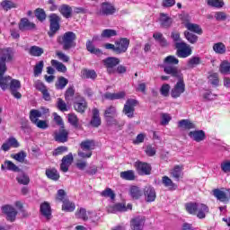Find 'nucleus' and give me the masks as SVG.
Instances as JSON below:
<instances>
[{"label":"nucleus","instance_id":"nucleus-1","mask_svg":"<svg viewBox=\"0 0 230 230\" xmlns=\"http://www.w3.org/2000/svg\"><path fill=\"white\" fill-rule=\"evenodd\" d=\"M13 49L6 48L0 49V87L2 91H6L10 87L12 77L10 75L4 76L7 71L6 62L13 60Z\"/></svg>","mask_w":230,"mask_h":230},{"label":"nucleus","instance_id":"nucleus-2","mask_svg":"<svg viewBox=\"0 0 230 230\" xmlns=\"http://www.w3.org/2000/svg\"><path fill=\"white\" fill-rule=\"evenodd\" d=\"M185 209L190 215H196L199 219L206 218L209 213V207L204 203L189 202L185 204Z\"/></svg>","mask_w":230,"mask_h":230},{"label":"nucleus","instance_id":"nucleus-3","mask_svg":"<svg viewBox=\"0 0 230 230\" xmlns=\"http://www.w3.org/2000/svg\"><path fill=\"white\" fill-rule=\"evenodd\" d=\"M49 112V109L41 108L40 111L39 110H31L30 111V119L33 125H36L38 128H41L42 130H46V128H49V123L48 120H41L39 118H42L44 114H48Z\"/></svg>","mask_w":230,"mask_h":230},{"label":"nucleus","instance_id":"nucleus-4","mask_svg":"<svg viewBox=\"0 0 230 230\" xmlns=\"http://www.w3.org/2000/svg\"><path fill=\"white\" fill-rule=\"evenodd\" d=\"M96 148L94 140L86 139L81 142L77 154L82 159H89L93 155V150Z\"/></svg>","mask_w":230,"mask_h":230},{"label":"nucleus","instance_id":"nucleus-5","mask_svg":"<svg viewBox=\"0 0 230 230\" xmlns=\"http://www.w3.org/2000/svg\"><path fill=\"white\" fill-rule=\"evenodd\" d=\"M76 34L73 31H67L64 35L59 36L58 38V42L61 46H63V49L67 51V49H71V48H75L76 46Z\"/></svg>","mask_w":230,"mask_h":230},{"label":"nucleus","instance_id":"nucleus-6","mask_svg":"<svg viewBox=\"0 0 230 230\" xmlns=\"http://www.w3.org/2000/svg\"><path fill=\"white\" fill-rule=\"evenodd\" d=\"M175 48L177 49V56L180 58H188L191 55V47L184 41L176 42Z\"/></svg>","mask_w":230,"mask_h":230},{"label":"nucleus","instance_id":"nucleus-7","mask_svg":"<svg viewBox=\"0 0 230 230\" xmlns=\"http://www.w3.org/2000/svg\"><path fill=\"white\" fill-rule=\"evenodd\" d=\"M102 64L109 75H114L116 73V66L119 64V58L114 57L106 58L102 60Z\"/></svg>","mask_w":230,"mask_h":230},{"label":"nucleus","instance_id":"nucleus-8","mask_svg":"<svg viewBox=\"0 0 230 230\" xmlns=\"http://www.w3.org/2000/svg\"><path fill=\"white\" fill-rule=\"evenodd\" d=\"M137 100L128 99L124 104L122 112L128 118H134V112L136 111V107H137Z\"/></svg>","mask_w":230,"mask_h":230},{"label":"nucleus","instance_id":"nucleus-9","mask_svg":"<svg viewBox=\"0 0 230 230\" xmlns=\"http://www.w3.org/2000/svg\"><path fill=\"white\" fill-rule=\"evenodd\" d=\"M50 23V31H49V36L53 37L60 30V16L52 13L49 16Z\"/></svg>","mask_w":230,"mask_h":230},{"label":"nucleus","instance_id":"nucleus-10","mask_svg":"<svg viewBox=\"0 0 230 230\" xmlns=\"http://www.w3.org/2000/svg\"><path fill=\"white\" fill-rule=\"evenodd\" d=\"M164 71L166 75H171V76L177 80H182V78H184L182 71L173 65H164Z\"/></svg>","mask_w":230,"mask_h":230},{"label":"nucleus","instance_id":"nucleus-11","mask_svg":"<svg viewBox=\"0 0 230 230\" xmlns=\"http://www.w3.org/2000/svg\"><path fill=\"white\" fill-rule=\"evenodd\" d=\"M130 45V40L127 38H121L115 41V50L117 55H121V53H127L128 46Z\"/></svg>","mask_w":230,"mask_h":230},{"label":"nucleus","instance_id":"nucleus-12","mask_svg":"<svg viewBox=\"0 0 230 230\" xmlns=\"http://www.w3.org/2000/svg\"><path fill=\"white\" fill-rule=\"evenodd\" d=\"M186 91V84H184V78L178 79V82L172 88L171 92V96L172 98H179L182 93Z\"/></svg>","mask_w":230,"mask_h":230},{"label":"nucleus","instance_id":"nucleus-13","mask_svg":"<svg viewBox=\"0 0 230 230\" xmlns=\"http://www.w3.org/2000/svg\"><path fill=\"white\" fill-rule=\"evenodd\" d=\"M213 195L220 202H229L230 189H226V190H219V189H215L213 190Z\"/></svg>","mask_w":230,"mask_h":230},{"label":"nucleus","instance_id":"nucleus-14","mask_svg":"<svg viewBox=\"0 0 230 230\" xmlns=\"http://www.w3.org/2000/svg\"><path fill=\"white\" fill-rule=\"evenodd\" d=\"M2 212L6 215V220H8V222H15V218H17V210L15 208L5 205L2 207Z\"/></svg>","mask_w":230,"mask_h":230},{"label":"nucleus","instance_id":"nucleus-15","mask_svg":"<svg viewBox=\"0 0 230 230\" xmlns=\"http://www.w3.org/2000/svg\"><path fill=\"white\" fill-rule=\"evenodd\" d=\"M74 109L76 112L80 114H84L85 111H87V102L82 96L75 97V101L74 102Z\"/></svg>","mask_w":230,"mask_h":230},{"label":"nucleus","instance_id":"nucleus-16","mask_svg":"<svg viewBox=\"0 0 230 230\" xmlns=\"http://www.w3.org/2000/svg\"><path fill=\"white\" fill-rule=\"evenodd\" d=\"M8 89H10L11 94H13V96H14V98H17V100H19L22 97L21 93L18 92L19 89H21V81H19L17 79L11 78V83L9 84Z\"/></svg>","mask_w":230,"mask_h":230},{"label":"nucleus","instance_id":"nucleus-17","mask_svg":"<svg viewBox=\"0 0 230 230\" xmlns=\"http://www.w3.org/2000/svg\"><path fill=\"white\" fill-rule=\"evenodd\" d=\"M116 13V7L109 2H104L101 4L99 15H113Z\"/></svg>","mask_w":230,"mask_h":230},{"label":"nucleus","instance_id":"nucleus-18","mask_svg":"<svg viewBox=\"0 0 230 230\" xmlns=\"http://www.w3.org/2000/svg\"><path fill=\"white\" fill-rule=\"evenodd\" d=\"M135 167L137 168V172L141 175H150V172H152V166L147 163L136 162Z\"/></svg>","mask_w":230,"mask_h":230},{"label":"nucleus","instance_id":"nucleus-19","mask_svg":"<svg viewBox=\"0 0 230 230\" xmlns=\"http://www.w3.org/2000/svg\"><path fill=\"white\" fill-rule=\"evenodd\" d=\"M144 195L146 197V202H154L157 197L155 194V189L150 185L145 187Z\"/></svg>","mask_w":230,"mask_h":230},{"label":"nucleus","instance_id":"nucleus-20","mask_svg":"<svg viewBox=\"0 0 230 230\" xmlns=\"http://www.w3.org/2000/svg\"><path fill=\"white\" fill-rule=\"evenodd\" d=\"M130 225L132 230H143V227L145 226V217L138 216L134 217L131 220Z\"/></svg>","mask_w":230,"mask_h":230},{"label":"nucleus","instance_id":"nucleus-21","mask_svg":"<svg viewBox=\"0 0 230 230\" xmlns=\"http://www.w3.org/2000/svg\"><path fill=\"white\" fill-rule=\"evenodd\" d=\"M189 137L196 143H200V141H204L206 139V132L204 130H194L189 132Z\"/></svg>","mask_w":230,"mask_h":230},{"label":"nucleus","instance_id":"nucleus-22","mask_svg":"<svg viewBox=\"0 0 230 230\" xmlns=\"http://www.w3.org/2000/svg\"><path fill=\"white\" fill-rule=\"evenodd\" d=\"M55 139L58 143H66L67 142V137L69 136V132L62 127L58 132H55Z\"/></svg>","mask_w":230,"mask_h":230},{"label":"nucleus","instance_id":"nucleus-23","mask_svg":"<svg viewBox=\"0 0 230 230\" xmlns=\"http://www.w3.org/2000/svg\"><path fill=\"white\" fill-rule=\"evenodd\" d=\"M108 213H123L127 211V205L125 202L122 203H117L113 206H109L107 208Z\"/></svg>","mask_w":230,"mask_h":230},{"label":"nucleus","instance_id":"nucleus-24","mask_svg":"<svg viewBox=\"0 0 230 230\" xmlns=\"http://www.w3.org/2000/svg\"><path fill=\"white\" fill-rule=\"evenodd\" d=\"M35 23L30 22L28 18H22L19 23V30L21 31H26V30H35Z\"/></svg>","mask_w":230,"mask_h":230},{"label":"nucleus","instance_id":"nucleus-25","mask_svg":"<svg viewBox=\"0 0 230 230\" xmlns=\"http://www.w3.org/2000/svg\"><path fill=\"white\" fill-rule=\"evenodd\" d=\"M1 170H8L9 172H19L21 169L13 162L10 160H5L1 165Z\"/></svg>","mask_w":230,"mask_h":230},{"label":"nucleus","instance_id":"nucleus-26","mask_svg":"<svg viewBox=\"0 0 230 230\" xmlns=\"http://www.w3.org/2000/svg\"><path fill=\"white\" fill-rule=\"evenodd\" d=\"M40 213L47 220L51 218V206H49V203L45 201L40 205Z\"/></svg>","mask_w":230,"mask_h":230},{"label":"nucleus","instance_id":"nucleus-27","mask_svg":"<svg viewBox=\"0 0 230 230\" xmlns=\"http://www.w3.org/2000/svg\"><path fill=\"white\" fill-rule=\"evenodd\" d=\"M173 23V20L168 16V14L161 13L160 14V24L162 28H170Z\"/></svg>","mask_w":230,"mask_h":230},{"label":"nucleus","instance_id":"nucleus-28","mask_svg":"<svg viewBox=\"0 0 230 230\" xmlns=\"http://www.w3.org/2000/svg\"><path fill=\"white\" fill-rule=\"evenodd\" d=\"M162 184H164L165 188H168L170 191H175V190H177V184L173 183V181L168 176L162 178Z\"/></svg>","mask_w":230,"mask_h":230},{"label":"nucleus","instance_id":"nucleus-29","mask_svg":"<svg viewBox=\"0 0 230 230\" xmlns=\"http://www.w3.org/2000/svg\"><path fill=\"white\" fill-rule=\"evenodd\" d=\"M129 195L134 200H137L143 197V190L137 186H131L129 189Z\"/></svg>","mask_w":230,"mask_h":230},{"label":"nucleus","instance_id":"nucleus-30","mask_svg":"<svg viewBox=\"0 0 230 230\" xmlns=\"http://www.w3.org/2000/svg\"><path fill=\"white\" fill-rule=\"evenodd\" d=\"M81 76L82 78L84 79H91V80H96V78L98 77V74H96V71L94 70H89L87 68H84L81 71Z\"/></svg>","mask_w":230,"mask_h":230},{"label":"nucleus","instance_id":"nucleus-31","mask_svg":"<svg viewBox=\"0 0 230 230\" xmlns=\"http://www.w3.org/2000/svg\"><path fill=\"white\" fill-rule=\"evenodd\" d=\"M91 125L93 127H99L102 125V119L100 118V111L98 109L94 108L93 110V118L91 120Z\"/></svg>","mask_w":230,"mask_h":230},{"label":"nucleus","instance_id":"nucleus-32","mask_svg":"<svg viewBox=\"0 0 230 230\" xmlns=\"http://www.w3.org/2000/svg\"><path fill=\"white\" fill-rule=\"evenodd\" d=\"M86 49L87 51L92 53V55H97V57L103 55V52H102V49H96V47H94V44H93V41L91 40L86 41Z\"/></svg>","mask_w":230,"mask_h":230},{"label":"nucleus","instance_id":"nucleus-33","mask_svg":"<svg viewBox=\"0 0 230 230\" xmlns=\"http://www.w3.org/2000/svg\"><path fill=\"white\" fill-rule=\"evenodd\" d=\"M185 28L189 30V31H192L193 33H197V35H202V28L200 25L197 23L187 22L185 23Z\"/></svg>","mask_w":230,"mask_h":230},{"label":"nucleus","instance_id":"nucleus-34","mask_svg":"<svg viewBox=\"0 0 230 230\" xmlns=\"http://www.w3.org/2000/svg\"><path fill=\"white\" fill-rule=\"evenodd\" d=\"M179 128H185L186 130H191V128H196L193 122L189 119H181L178 122Z\"/></svg>","mask_w":230,"mask_h":230},{"label":"nucleus","instance_id":"nucleus-35","mask_svg":"<svg viewBox=\"0 0 230 230\" xmlns=\"http://www.w3.org/2000/svg\"><path fill=\"white\" fill-rule=\"evenodd\" d=\"M59 12L63 15V17H66V19H69V17H71V14L73 13V9L68 4H63L59 8Z\"/></svg>","mask_w":230,"mask_h":230},{"label":"nucleus","instance_id":"nucleus-36","mask_svg":"<svg viewBox=\"0 0 230 230\" xmlns=\"http://www.w3.org/2000/svg\"><path fill=\"white\" fill-rule=\"evenodd\" d=\"M125 92H119L116 93H107L104 94V98H106L107 100H121L122 98H125Z\"/></svg>","mask_w":230,"mask_h":230},{"label":"nucleus","instance_id":"nucleus-37","mask_svg":"<svg viewBox=\"0 0 230 230\" xmlns=\"http://www.w3.org/2000/svg\"><path fill=\"white\" fill-rule=\"evenodd\" d=\"M118 116V111L116 106H108L104 111V118H116Z\"/></svg>","mask_w":230,"mask_h":230},{"label":"nucleus","instance_id":"nucleus-38","mask_svg":"<svg viewBox=\"0 0 230 230\" xmlns=\"http://www.w3.org/2000/svg\"><path fill=\"white\" fill-rule=\"evenodd\" d=\"M44 54V49L39 46H31L29 49V55L31 57H41Z\"/></svg>","mask_w":230,"mask_h":230},{"label":"nucleus","instance_id":"nucleus-39","mask_svg":"<svg viewBox=\"0 0 230 230\" xmlns=\"http://www.w3.org/2000/svg\"><path fill=\"white\" fill-rule=\"evenodd\" d=\"M75 205L74 202H71L69 199H65L63 200V205H62V210L66 211V213H71L75 211Z\"/></svg>","mask_w":230,"mask_h":230},{"label":"nucleus","instance_id":"nucleus-40","mask_svg":"<svg viewBox=\"0 0 230 230\" xmlns=\"http://www.w3.org/2000/svg\"><path fill=\"white\" fill-rule=\"evenodd\" d=\"M208 82L211 85L215 87L218 86L220 84V79L218 78V73L210 72L208 76Z\"/></svg>","mask_w":230,"mask_h":230},{"label":"nucleus","instance_id":"nucleus-41","mask_svg":"<svg viewBox=\"0 0 230 230\" xmlns=\"http://www.w3.org/2000/svg\"><path fill=\"white\" fill-rule=\"evenodd\" d=\"M120 179H123L124 181H134V179H136V173L133 170L121 172Z\"/></svg>","mask_w":230,"mask_h":230},{"label":"nucleus","instance_id":"nucleus-42","mask_svg":"<svg viewBox=\"0 0 230 230\" xmlns=\"http://www.w3.org/2000/svg\"><path fill=\"white\" fill-rule=\"evenodd\" d=\"M46 175L49 179H51V181H58V179H60V174L57 169H47Z\"/></svg>","mask_w":230,"mask_h":230},{"label":"nucleus","instance_id":"nucleus-43","mask_svg":"<svg viewBox=\"0 0 230 230\" xmlns=\"http://www.w3.org/2000/svg\"><path fill=\"white\" fill-rule=\"evenodd\" d=\"M171 175L176 181H179L182 177V168L179 165L174 166L172 170H171Z\"/></svg>","mask_w":230,"mask_h":230},{"label":"nucleus","instance_id":"nucleus-44","mask_svg":"<svg viewBox=\"0 0 230 230\" xmlns=\"http://www.w3.org/2000/svg\"><path fill=\"white\" fill-rule=\"evenodd\" d=\"M154 39L160 44V46H168V41H166V39L163 36V33L161 32H155L153 34Z\"/></svg>","mask_w":230,"mask_h":230},{"label":"nucleus","instance_id":"nucleus-45","mask_svg":"<svg viewBox=\"0 0 230 230\" xmlns=\"http://www.w3.org/2000/svg\"><path fill=\"white\" fill-rule=\"evenodd\" d=\"M67 84H69V80H67L64 76H60L58 77V82L55 84V86L56 89L62 90L66 88V85H67Z\"/></svg>","mask_w":230,"mask_h":230},{"label":"nucleus","instance_id":"nucleus-46","mask_svg":"<svg viewBox=\"0 0 230 230\" xmlns=\"http://www.w3.org/2000/svg\"><path fill=\"white\" fill-rule=\"evenodd\" d=\"M51 66H53V67H55L57 71H59L60 73H66L67 71V67L58 60L52 59Z\"/></svg>","mask_w":230,"mask_h":230},{"label":"nucleus","instance_id":"nucleus-47","mask_svg":"<svg viewBox=\"0 0 230 230\" xmlns=\"http://www.w3.org/2000/svg\"><path fill=\"white\" fill-rule=\"evenodd\" d=\"M16 181L19 182V184H23V186H27V184H30V177L24 172H21L16 177Z\"/></svg>","mask_w":230,"mask_h":230},{"label":"nucleus","instance_id":"nucleus-48","mask_svg":"<svg viewBox=\"0 0 230 230\" xmlns=\"http://www.w3.org/2000/svg\"><path fill=\"white\" fill-rule=\"evenodd\" d=\"M184 37L190 42V44H197V41L199 40V36L185 31H184Z\"/></svg>","mask_w":230,"mask_h":230},{"label":"nucleus","instance_id":"nucleus-49","mask_svg":"<svg viewBox=\"0 0 230 230\" xmlns=\"http://www.w3.org/2000/svg\"><path fill=\"white\" fill-rule=\"evenodd\" d=\"M101 197H105L106 199H111V200H114L116 199V193L111 188H107L106 190L101 192Z\"/></svg>","mask_w":230,"mask_h":230},{"label":"nucleus","instance_id":"nucleus-50","mask_svg":"<svg viewBox=\"0 0 230 230\" xmlns=\"http://www.w3.org/2000/svg\"><path fill=\"white\" fill-rule=\"evenodd\" d=\"M219 72H220L222 75H229V73H230V62L226 61V60L223 61V62L220 64Z\"/></svg>","mask_w":230,"mask_h":230},{"label":"nucleus","instance_id":"nucleus-51","mask_svg":"<svg viewBox=\"0 0 230 230\" xmlns=\"http://www.w3.org/2000/svg\"><path fill=\"white\" fill-rule=\"evenodd\" d=\"M116 35H118L116 30L105 29L102 31L101 37L103 39H111V37H116Z\"/></svg>","mask_w":230,"mask_h":230},{"label":"nucleus","instance_id":"nucleus-52","mask_svg":"<svg viewBox=\"0 0 230 230\" xmlns=\"http://www.w3.org/2000/svg\"><path fill=\"white\" fill-rule=\"evenodd\" d=\"M213 49L215 53H217L218 55H224V53H226V45L222 42H217L214 44Z\"/></svg>","mask_w":230,"mask_h":230},{"label":"nucleus","instance_id":"nucleus-53","mask_svg":"<svg viewBox=\"0 0 230 230\" xmlns=\"http://www.w3.org/2000/svg\"><path fill=\"white\" fill-rule=\"evenodd\" d=\"M34 13H35V17L40 22H44V21H46L47 15H46V12L44 11V9L38 8L35 10Z\"/></svg>","mask_w":230,"mask_h":230},{"label":"nucleus","instance_id":"nucleus-54","mask_svg":"<svg viewBox=\"0 0 230 230\" xmlns=\"http://www.w3.org/2000/svg\"><path fill=\"white\" fill-rule=\"evenodd\" d=\"M164 66H177L179 59L175 56H168L164 60Z\"/></svg>","mask_w":230,"mask_h":230},{"label":"nucleus","instance_id":"nucleus-55","mask_svg":"<svg viewBox=\"0 0 230 230\" xmlns=\"http://www.w3.org/2000/svg\"><path fill=\"white\" fill-rule=\"evenodd\" d=\"M68 118V122L70 123V125H72L73 127H75V128H78V117L76 116V114L75 113H69L67 115Z\"/></svg>","mask_w":230,"mask_h":230},{"label":"nucleus","instance_id":"nucleus-56","mask_svg":"<svg viewBox=\"0 0 230 230\" xmlns=\"http://www.w3.org/2000/svg\"><path fill=\"white\" fill-rule=\"evenodd\" d=\"M56 105L58 111H61V112H67V111H69V109H67V103H66V102H64V100L61 98L58 99Z\"/></svg>","mask_w":230,"mask_h":230},{"label":"nucleus","instance_id":"nucleus-57","mask_svg":"<svg viewBox=\"0 0 230 230\" xmlns=\"http://www.w3.org/2000/svg\"><path fill=\"white\" fill-rule=\"evenodd\" d=\"M1 6L4 8V10H5L6 12H8V10H12V8H17V5L10 1V0H4L1 3Z\"/></svg>","mask_w":230,"mask_h":230},{"label":"nucleus","instance_id":"nucleus-58","mask_svg":"<svg viewBox=\"0 0 230 230\" xmlns=\"http://www.w3.org/2000/svg\"><path fill=\"white\" fill-rule=\"evenodd\" d=\"M75 218H80L81 220H88L89 217H87V210H85V208H79L76 212H75Z\"/></svg>","mask_w":230,"mask_h":230},{"label":"nucleus","instance_id":"nucleus-59","mask_svg":"<svg viewBox=\"0 0 230 230\" xmlns=\"http://www.w3.org/2000/svg\"><path fill=\"white\" fill-rule=\"evenodd\" d=\"M199 64H200V58H199V57H192L191 58H190L188 60L187 66L190 69H193V67H195L196 66H199Z\"/></svg>","mask_w":230,"mask_h":230},{"label":"nucleus","instance_id":"nucleus-60","mask_svg":"<svg viewBox=\"0 0 230 230\" xmlns=\"http://www.w3.org/2000/svg\"><path fill=\"white\" fill-rule=\"evenodd\" d=\"M13 159H15V161H18V163H24V160L26 159V152L21 151L15 155H12Z\"/></svg>","mask_w":230,"mask_h":230},{"label":"nucleus","instance_id":"nucleus-61","mask_svg":"<svg viewBox=\"0 0 230 230\" xmlns=\"http://www.w3.org/2000/svg\"><path fill=\"white\" fill-rule=\"evenodd\" d=\"M208 4L214 8H222L224 6V0H208Z\"/></svg>","mask_w":230,"mask_h":230},{"label":"nucleus","instance_id":"nucleus-62","mask_svg":"<svg viewBox=\"0 0 230 230\" xmlns=\"http://www.w3.org/2000/svg\"><path fill=\"white\" fill-rule=\"evenodd\" d=\"M170 121H172V116H170V114L168 113H161V125H163L164 127L168 125V123H170Z\"/></svg>","mask_w":230,"mask_h":230},{"label":"nucleus","instance_id":"nucleus-63","mask_svg":"<svg viewBox=\"0 0 230 230\" xmlns=\"http://www.w3.org/2000/svg\"><path fill=\"white\" fill-rule=\"evenodd\" d=\"M73 96H75V88L74 87L67 88L65 93L66 102H71V98H73Z\"/></svg>","mask_w":230,"mask_h":230},{"label":"nucleus","instance_id":"nucleus-64","mask_svg":"<svg viewBox=\"0 0 230 230\" xmlns=\"http://www.w3.org/2000/svg\"><path fill=\"white\" fill-rule=\"evenodd\" d=\"M221 170L224 173H230V161L225 160L221 163Z\"/></svg>","mask_w":230,"mask_h":230}]
</instances>
